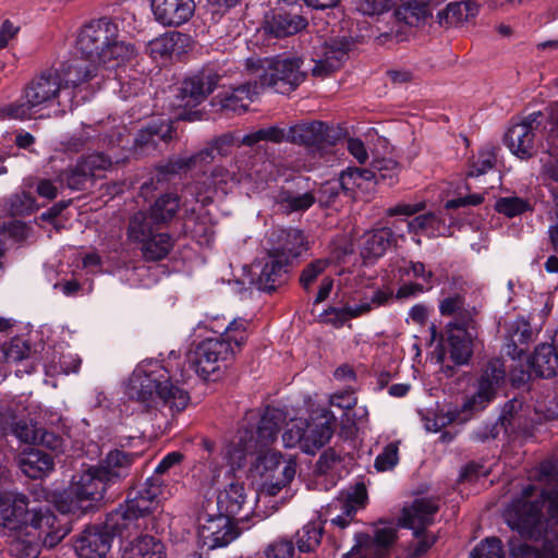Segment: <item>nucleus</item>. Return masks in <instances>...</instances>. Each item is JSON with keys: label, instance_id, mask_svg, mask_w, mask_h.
<instances>
[{"label": "nucleus", "instance_id": "nucleus-39", "mask_svg": "<svg viewBox=\"0 0 558 558\" xmlns=\"http://www.w3.org/2000/svg\"><path fill=\"white\" fill-rule=\"evenodd\" d=\"M246 500L244 485L241 483H230L217 496L218 512L234 519L242 510Z\"/></svg>", "mask_w": 558, "mask_h": 558}, {"label": "nucleus", "instance_id": "nucleus-44", "mask_svg": "<svg viewBox=\"0 0 558 558\" xmlns=\"http://www.w3.org/2000/svg\"><path fill=\"white\" fill-rule=\"evenodd\" d=\"M163 543L153 535H141L128 547L122 558H165Z\"/></svg>", "mask_w": 558, "mask_h": 558}, {"label": "nucleus", "instance_id": "nucleus-42", "mask_svg": "<svg viewBox=\"0 0 558 558\" xmlns=\"http://www.w3.org/2000/svg\"><path fill=\"white\" fill-rule=\"evenodd\" d=\"M174 243L175 240L171 234L157 231L138 245L142 256L146 262H159L169 255Z\"/></svg>", "mask_w": 558, "mask_h": 558}, {"label": "nucleus", "instance_id": "nucleus-11", "mask_svg": "<svg viewBox=\"0 0 558 558\" xmlns=\"http://www.w3.org/2000/svg\"><path fill=\"white\" fill-rule=\"evenodd\" d=\"M336 417L323 414L312 421L293 422L282 434L286 448L299 447L302 452L314 456L331 439Z\"/></svg>", "mask_w": 558, "mask_h": 558}, {"label": "nucleus", "instance_id": "nucleus-1", "mask_svg": "<svg viewBox=\"0 0 558 558\" xmlns=\"http://www.w3.org/2000/svg\"><path fill=\"white\" fill-rule=\"evenodd\" d=\"M539 478L555 482L551 489L527 484L514 496L504 512L509 527L529 541H541L543 545L534 551V558H558V535L548 532L549 521L558 524V460L542 461Z\"/></svg>", "mask_w": 558, "mask_h": 558}, {"label": "nucleus", "instance_id": "nucleus-35", "mask_svg": "<svg viewBox=\"0 0 558 558\" xmlns=\"http://www.w3.org/2000/svg\"><path fill=\"white\" fill-rule=\"evenodd\" d=\"M0 428L4 435H12L25 444L34 442L38 429L26 421L19 418L12 408L0 411Z\"/></svg>", "mask_w": 558, "mask_h": 558}, {"label": "nucleus", "instance_id": "nucleus-41", "mask_svg": "<svg viewBox=\"0 0 558 558\" xmlns=\"http://www.w3.org/2000/svg\"><path fill=\"white\" fill-rule=\"evenodd\" d=\"M181 198L174 193H165L157 197L146 210L160 228L167 227L177 216Z\"/></svg>", "mask_w": 558, "mask_h": 558}, {"label": "nucleus", "instance_id": "nucleus-22", "mask_svg": "<svg viewBox=\"0 0 558 558\" xmlns=\"http://www.w3.org/2000/svg\"><path fill=\"white\" fill-rule=\"evenodd\" d=\"M534 332L530 322L519 316L514 320L505 324V344L506 355L513 361L521 359L527 351L529 343L533 340Z\"/></svg>", "mask_w": 558, "mask_h": 558}, {"label": "nucleus", "instance_id": "nucleus-15", "mask_svg": "<svg viewBox=\"0 0 558 558\" xmlns=\"http://www.w3.org/2000/svg\"><path fill=\"white\" fill-rule=\"evenodd\" d=\"M238 537L232 520L218 512L202 514L198 518V538L209 549L225 547Z\"/></svg>", "mask_w": 558, "mask_h": 558}, {"label": "nucleus", "instance_id": "nucleus-54", "mask_svg": "<svg viewBox=\"0 0 558 558\" xmlns=\"http://www.w3.org/2000/svg\"><path fill=\"white\" fill-rule=\"evenodd\" d=\"M495 210L507 218H514L533 210L531 203L519 196H502L495 203Z\"/></svg>", "mask_w": 558, "mask_h": 558}, {"label": "nucleus", "instance_id": "nucleus-8", "mask_svg": "<svg viewBox=\"0 0 558 558\" xmlns=\"http://www.w3.org/2000/svg\"><path fill=\"white\" fill-rule=\"evenodd\" d=\"M104 480L95 465L73 475L69 487L56 497V509L61 514H85L104 499L110 487Z\"/></svg>", "mask_w": 558, "mask_h": 558}, {"label": "nucleus", "instance_id": "nucleus-47", "mask_svg": "<svg viewBox=\"0 0 558 558\" xmlns=\"http://www.w3.org/2000/svg\"><path fill=\"white\" fill-rule=\"evenodd\" d=\"M324 522L311 521L302 526L295 534V545L301 553L315 551L322 543Z\"/></svg>", "mask_w": 558, "mask_h": 558}, {"label": "nucleus", "instance_id": "nucleus-45", "mask_svg": "<svg viewBox=\"0 0 558 558\" xmlns=\"http://www.w3.org/2000/svg\"><path fill=\"white\" fill-rule=\"evenodd\" d=\"M440 0H409L401 3L395 11L399 22L409 26H418L430 14L428 5L438 3Z\"/></svg>", "mask_w": 558, "mask_h": 558}, {"label": "nucleus", "instance_id": "nucleus-48", "mask_svg": "<svg viewBox=\"0 0 558 558\" xmlns=\"http://www.w3.org/2000/svg\"><path fill=\"white\" fill-rule=\"evenodd\" d=\"M187 36L179 32L166 33L147 45V51L153 59H167L172 56L175 47L183 44Z\"/></svg>", "mask_w": 558, "mask_h": 558}, {"label": "nucleus", "instance_id": "nucleus-51", "mask_svg": "<svg viewBox=\"0 0 558 558\" xmlns=\"http://www.w3.org/2000/svg\"><path fill=\"white\" fill-rule=\"evenodd\" d=\"M371 170L375 174L376 184L392 186L398 181L400 165L392 158H378L371 163Z\"/></svg>", "mask_w": 558, "mask_h": 558}, {"label": "nucleus", "instance_id": "nucleus-4", "mask_svg": "<svg viewBox=\"0 0 558 558\" xmlns=\"http://www.w3.org/2000/svg\"><path fill=\"white\" fill-rule=\"evenodd\" d=\"M126 395L146 408L159 399L172 413L185 410L190 402L186 390L172 383L169 369L159 361L140 363L129 378Z\"/></svg>", "mask_w": 558, "mask_h": 558}, {"label": "nucleus", "instance_id": "nucleus-9", "mask_svg": "<svg viewBox=\"0 0 558 558\" xmlns=\"http://www.w3.org/2000/svg\"><path fill=\"white\" fill-rule=\"evenodd\" d=\"M302 60L296 57L276 56L265 59H247V69L258 78L260 90L271 87L276 93L290 94L305 78L301 70Z\"/></svg>", "mask_w": 558, "mask_h": 558}, {"label": "nucleus", "instance_id": "nucleus-58", "mask_svg": "<svg viewBox=\"0 0 558 558\" xmlns=\"http://www.w3.org/2000/svg\"><path fill=\"white\" fill-rule=\"evenodd\" d=\"M393 299V290L390 287L378 288L373 291L369 298H364L357 306L364 315L374 308L389 304Z\"/></svg>", "mask_w": 558, "mask_h": 558}, {"label": "nucleus", "instance_id": "nucleus-49", "mask_svg": "<svg viewBox=\"0 0 558 558\" xmlns=\"http://www.w3.org/2000/svg\"><path fill=\"white\" fill-rule=\"evenodd\" d=\"M167 486V478L153 474L146 478L142 488L138 489L133 498V501H138V505L150 513L157 498L162 494L163 488Z\"/></svg>", "mask_w": 558, "mask_h": 558}, {"label": "nucleus", "instance_id": "nucleus-17", "mask_svg": "<svg viewBox=\"0 0 558 558\" xmlns=\"http://www.w3.org/2000/svg\"><path fill=\"white\" fill-rule=\"evenodd\" d=\"M288 142L323 149L336 144L337 133L327 123L313 121L290 126Z\"/></svg>", "mask_w": 558, "mask_h": 558}, {"label": "nucleus", "instance_id": "nucleus-19", "mask_svg": "<svg viewBox=\"0 0 558 558\" xmlns=\"http://www.w3.org/2000/svg\"><path fill=\"white\" fill-rule=\"evenodd\" d=\"M219 80L220 75L213 69H202L182 82L179 97L185 106H196L214 92Z\"/></svg>", "mask_w": 558, "mask_h": 558}, {"label": "nucleus", "instance_id": "nucleus-3", "mask_svg": "<svg viewBox=\"0 0 558 558\" xmlns=\"http://www.w3.org/2000/svg\"><path fill=\"white\" fill-rule=\"evenodd\" d=\"M76 48L89 61L104 69L120 66L135 54V46L121 38L116 17L101 16L83 24L77 33Z\"/></svg>", "mask_w": 558, "mask_h": 558}, {"label": "nucleus", "instance_id": "nucleus-61", "mask_svg": "<svg viewBox=\"0 0 558 558\" xmlns=\"http://www.w3.org/2000/svg\"><path fill=\"white\" fill-rule=\"evenodd\" d=\"M470 558H505L501 541L497 537L482 541L470 553Z\"/></svg>", "mask_w": 558, "mask_h": 558}, {"label": "nucleus", "instance_id": "nucleus-38", "mask_svg": "<svg viewBox=\"0 0 558 558\" xmlns=\"http://www.w3.org/2000/svg\"><path fill=\"white\" fill-rule=\"evenodd\" d=\"M349 44L342 41H333L326 46L324 58L315 62L312 69L314 76H328L332 72L340 69L348 57Z\"/></svg>", "mask_w": 558, "mask_h": 558}, {"label": "nucleus", "instance_id": "nucleus-21", "mask_svg": "<svg viewBox=\"0 0 558 558\" xmlns=\"http://www.w3.org/2000/svg\"><path fill=\"white\" fill-rule=\"evenodd\" d=\"M138 454L120 449H112L95 465L109 486L120 483L131 474Z\"/></svg>", "mask_w": 558, "mask_h": 558}, {"label": "nucleus", "instance_id": "nucleus-55", "mask_svg": "<svg viewBox=\"0 0 558 558\" xmlns=\"http://www.w3.org/2000/svg\"><path fill=\"white\" fill-rule=\"evenodd\" d=\"M478 311L475 306H471L468 304L460 312H458L453 317V320L448 323L446 326V330L454 331H468L476 335L478 323L476 320V316Z\"/></svg>", "mask_w": 558, "mask_h": 558}, {"label": "nucleus", "instance_id": "nucleus-53", "mask_svg": "<svg viewBox=\"0 0 558 558\" xmlns=\"http://www.w3.org/2000/svg\"><path fill=\"white\" fill-rule=\"evenodd\" d=\"M441 226L444 227V221L434 213L416 216L407 222L410 233H423L427 236L438 235Z\"/></svg>", "mask_w": 558, "mask_h": 558}, {"label": "nucleus", "instance_id": "nucleus-26", "mask_svg": "<svg viewBox=\"0 0 558 558\" xmlns=\"http://www.w3.org/2000/svg\"><path fill=\"white\" fill-rule=\"evenodd\" d=\"M100 65L95 64L94 61L74 59L62 64L58 70L61 78V87L66 88L71 96L75 95V90L83 84L99 75Z\"/></svg>", "mask_w": 558, "mask_h": 558}, {"label": "nucleus", "instance_id": "nucleus-32", "mask_svg": "<svg viewBox=\"0 0 558 558\" xmlns=\"http://www.w3.org/2000/svg\"><path fill=\"white\" fill-rule=\"evenodd\" d=\"M396 244L397 235L391 228L373 229L362 236L361 255L364 259H378Z\"/></svg>", "mask_w": 558, "mask_h": 558}, {"label": "nucleus", "instance_id": "nucleus-20", "mask_svg": "<svg viewBox=\"0 0 558 558\" xmlns=\"http://www.w3.org/2000/svg\"><path fill=\"white\" fill-rule=\"evenodd\" d=\"M155 20L165 27H180L194 15V0H151Z\"/></svg>", "mask_w": 558, "mask_h": 558}, {"label": "nucleus", "instance_id": "nucleus-30", "mask_svg": "<svg viewBox=\"0 0 558 558\" xmlns=\"http://www.w3.org/2000/svg\"><path fill=\"white\" fill-rule=\"evenodd\" d=\"M506 368L501 360H490L478 378V386L473 401L481 404L490 402L497 389L505 383Z\"/></svg>", "mask_w": 558, "mask_h": 558}, {"label": "nucleus", "instance_id": "nucleus-7", "mask_svg": "<svg viewBox=\"0 0 558 558\" xmlns=\"http://www.w3.org/2000/svg\"><path fill=\"white\" fill-rule=\"evenodd\" d=\"M254 156H238L229 167L216 166L204 180L195 181L191 189L195 193L196 202L202 205L213 203L217 195L226 196L242 183H252L258 180Z\"/></svg>", "mask_w": 558, "mask_h": 558}, {"label": "nucleus", "instance_id": "nucleus-34", "mask_svg": "<svg viewBox=\"0 0 558 558\" xmlns=\"http://www.w3.org/2000/svg\"><path fill=\"white\" fill-rule=\"evenodd\" d=\"M497 421L508 436L525 432L527 422L523 402L515 398L507 401L501 408Z\"/></svg>", "mask_w": 558, "mask_h": 558}, {"label": "nucleus", "instance_id": "nucleus-62", "mask_svg": "<svg viewBox=\"0 0 558 558\" xmlns=\"http://www.w3.org/2000/svg\"><path fill=\"white\" fill-rule=\"evenodd\" d=\"M399 462V444L389 442L381 452L375 458L374 468L378 472L391 471Z\"/></svg>", "mask_w": 558, "mask_h": 558}, {"label": "nucleus", "instance_id": "nucleus-57", "mask_svg": "<svg viewBox=\"0 0 558 558\" xmlns=\"http://www.w3.org/2000/svg\"><path fill=\"white\" fill-rule=\"evenodd\" d=\"M496 160V148L493 145H487L483 147L478 151L476 159L472 161L469 170V175L478 177L487 173L495 167Z\"/></svg>", "mask_w": 558, "mask_h": 558}, {"label": "nucleus", "instance_id": "nucleus-40", "mask_svg": "<svg viewBox=\"0 0 558 558\" xmlns=\"http://www.w3.org/2000/svg\"><path fill=\"white\" fill-rule=\"evenodd\" d=\"M475 333L468 331L446 330L449 356L454 365H466L473 354L472 339Z\"/></svg>", "mask_w": 558, "mask_h": 558}, {"label": "nucleus", "instance_id": "nucleus-27", "mask_svg": "<svg viewBox=\"0 0 558 558\" xmlns=\"http://www.w3.org/2000/svg\"><path fill=\"white\" fill-rule=\"evenodd\" d=\"M259 94L260 85H258L257 81H250L231 90L219 93L214 100L216 105L220 106L222 111L241 114L248 109L254 97Z\"/></svg>", "mask_w": 558, "mask_h": 558}, {"label": "nucleus", "instance_id": "nucleus-59", "mask_svg": "<svg viewBox=\"0 0 558 558\" xmlns=\"http://www.w3.org/2000/svg\"><path fill=\"white\" fill-rule=\"evenodd\" d=\"M128 512L129 510H123V505H120L117 509L107 514L105 522L101 524L106 529V532L109 533L112 541L116 536L121 538L126 537L123 515Z\"/></svg>", "mask_w": 558, "mask_h": 558}, {"label": "nucleus", "instance_id": "nucleus-43", "mask_svg": "<svg viewBox=\"0 0 558 558\" xmlns=\"http://www.w3.org/2000/svg\"><path fill=\"white\" fill-rule=\"evenodd\" d=\"M160 229L146 210H137L129 218L126 238L131 243L138 245Z\"/></svg>", "mask_w": 558, "mask_h": 558}, {"label": "nucleus", "instance_id": "nucleus-16", "mask_svg": "<svg viewBox=\"0 0 558 558\" xmlns=\"http://www.w3.org/2000/svg\"><path fill=\"white\" fill-rule=\"evenodd\" d=\"M541 111L530 113L522 122L508 129L505 143L517 157L529 159L534 154L535 131L541 125Z\"/></svg>", "mask_w": 558, "mask_h": 558}, {"label": "nucleus", "instance_id": "nucleus-60", "mask_svg": "<svg viewBox=\"0 0 558 558\" xmlns=\"http://www.w3.org/2000/svg\"><path fill=\"white\" fill-rule=\"evenodd\" d=\"M9 209L12 216H26L37 209L35 197L29 193L22 191L11 196Z\"/></svg>", "mask_w": 558, "mask_h": 558}, {"label": "nucleus", "instance_id": "nucleus-12", "mask_svg": "<svg viewBox=\"0 0 558 558\" xmlns=\"http://www.w3.org/2000/svg\"><path fill=\"white\" fill-rule=\"evenodd\" d=\"M112 166L111 158L105 153H93L81 156L75 163L69 165L57 175V181L71 191H84L93 185Z\"/></svg>", "mask_w": 558, "mask_h": 558}, {"label": "nucleus", "instance_id": "nucleus-46", "mask_svg": "<svg viewBox=\"0 0 558 558\" xmlns=\"http://www.w3.org/2000/svg\"><path fill=\"white\" fill-rule=\"evenodd\" d=\"M37 532L36 536L32 538H24L21 533H15L16 536L13 538L10 545V553L14 558H37L40 553V542L46 546L51 547L48 543L45 542V533L40 530H35ZM28 532H31L28 530ZM32 533H29L31 535ZM26 536H28L25 533Z\"/></svg>", "mask_w": 558, "mask_h": 558}, {"label": "nucleus", "instance_id": "nucleus-5", "mask_svg": "<svg viewBox=\"0 0 558 558\" xmlns=\"http://www.w3.org/2000/svg\"><path fill=\"white\" fill-rule=\"evenodd\" d=\"M247 320L235 318L228 322L218 337L199 341L189 356L191 368L205 380H217L234 360L236 351L247 340Z\"/></svg>", "mask_w": 558, "mask_h": 558}, {"label": "nucleus", "instance_id": "nucleus-64", "mask_svg": "<svg viewBox=\"0 0 558 558\" xmlns=\"http://www.w3.org/2000/svg\"><path fill=\"white\" fill-rule=\"evenodd\" d=\"M295 545L291 538L278 537L269 543L265 550V558H293Z\"/></svg>", "mask_w": 558, "mask_h": 558}, {"label": "nucleus", "instance_id": "nucleus-28", "mask_svg": "<svg viewBox=\"0 0 558 558\" xmlns=\"http://www.w3.org/2000/svg\"><path fill=\"white\" fill-rule=\"evenodd\" d=\"M367 499L366 487L363 483H357L352 492L336 499L330 509L340 510V513L330 520L331 524L339 529L347 527L354 519L357 509L364 507Z\"/></svg>", "mask_w": 558, "mask_h": 558}, {"label": "nucleus", "instance_id": "nucleus-50", "mask_svg": "<svg viewBox=\"0 0 558 558\" xmlns=\"http://www.w3.org/2000/svg\"><path fill=\"white\" fill-rule=\"evenodd\" d=\"M395 277L398 281H411L412 279H422L423 282L432 288V279L434 274L426 269L422 262L401 260L393 268Z\"/></svg>", "mask_w": 558, "mask_h": 558}, {"label": "nucleus", "instance_id": "nucleus-33", "mask_svg": "<svg viewBox=\"0 0 558 558\" xmlns=\"http://www.w3.org/2000/svg\"><path fill=\"white\" fill-rule=\"evenodd\" d=\"M306 26L307 21L303 16L288 12L275 13L264 22L265 33L275 38L295 35Z\"/></svg>", "mask_w": 558, "mask_h": 558}, {"label": "nucleus", "instance_id": "nucleus-24", "mask_svg": "<svg viewBox=\"0 0 558 558\" xmlns=\"http://www.w3.org/2000/svg\"><path fill=\"white\" fill-rule=\"evenodd\" d=\"M272 246L267 251L284 263L292 265L305 250V236L299 229H278L271 232Z\"/></svg>", "mask_w": 558, "mask_h": 558}, {"label": "nucleus", "instance_id": "nucleus-6", "mask_svg": "<svg viewBox=\"0 0 558 558\" xmlns=\"http://www.w3.org/2000/svg\"><path fill=\"white\" fill-rule=\"evenodd\" d=\"M57 518L49 508L28 509V498L25 495L12 497L8 493L0 492V527L14 533L28 529L40 530L45 533V542L54 546L68 533L66 529L56 526Z\"/></svg>", "mask_w": 558, "mask_h": 558}, {"label": "nucleus", "instance_id": "nucleus-36", "mask_svg": "<svg viewBox=\"0 0 558 558\" xmlns=\"http://www.w3.org/2000/svg\"><path fill=\"white\" fill-rule=\"evenodd\" d=\"M20 466L26 476L36 480L47 476L54 469V461L51 454L40 449H29L23 452Z\"/></svg>", "mask_w": 558, "mask_h": 558}, {"label": "nucleus", "instance_id": "nucleus-56", "mask_svg": "<svg viewBox=\"0 0 558 558\" xmlns=\"http://www.w3.org/2000/svg\"><path fill=\"white\" fill-rule=\"evenodd\" d=\"M31 351L27 340L21 337H14L2 345V355L5 363H17L27 360Z\"/></svg>", "mask_w": 558, "mask_h": 558}, {"label": "nucleus", "instance_id": "nucleus-37", "mask_svg": "<svg viewBox=\"0 0 558 558\" xmlns=\"http://www.w3.org/2000/svg\"><path fill=\"white\" fill-rule=\"evenodd\" d=\"M342 192L345 195L353 196L355 191L368 193L374 190L375 174L369 169L349 167L340 173Z\"/></svg>", "mask_w": 558, "mask_h": 558}, {"label": "nucleus", "instance_id": "nucleus-31", "mask_svg": "<svg viewBox=\"0 0 558 558\" xmlns=\"http://www.w3.org/2000/svg\"><path fill=\"white\" fill-rule=\"evenodd\" d=\"M506 368L501 360H490L478 378V386L473 401L481 404L490 402L497 389L505 383Z\"/></svg>", "mask_w": 558, "mask_h": 558}, {"label": "nucleus", "instance_id": "nucleus-13", "mask_svg": "<svg viewBox=\"0 0 558 558\" xmlns=\"http://www.w3.org/2000/svg\"><path fill=\"white\" fill-rule=\"evenodd\" d=\"M256 468L265 477L266 494L276 496L294 478L296 462L292 459L284 461L283 456L278 451H268L258 457Z\"/></svg>", "mask_w": 558, "mask_h": 558}, {"label": "nucleus", "instance_id": "nucleus-29", "mask_svg": "<svg viewBox=\"0 0 558 558\" xmlns=\"http://www.w3.org/2000/svg\"><path fill=\"white\" fill-rule=\"evenodd\" d=\"M530 368L535 376L551 378L558 372V335H554L550 343H539L529 359Z\"/></svg>", "mask_w": 558, "mask_h": 558}, {"label": "nucleus", "instance_id": "nucleus-2", "mask_svg": "<svg viewBox=\"0 0 558 558\" xmlns=\"http://www.w3.org/2000/svg\"><path fill=\"white\" fill-rule=\"evenodd\" d=\"M80 105L66 88L61 87L60 73L49 69L35 75L23 88L21 98L0 106V120L32 119L41 110L57 106L62 113Z\"/></svg>", "mask_w": 558, "mask_h": 558}, {"label": "nucleus", "instance_id": "nucleus-18", "mask_svg": "<svg viewBox=\"0 0 558 558\" xmlns=\"http://www.w3.org/2000/svg\"><path fill=\"white\" fill-rule=\"evenodd\" d=\"M307 179L287 181L275 196L276 204L287 213L306 211L316 203L315 194L306 190Z\"/></svg>", "mask_w": 558, "mask_h": 558}, {"label": "nucleus", "instance_id": "nucleus-14", "mask_svg": "<svg viewBox=\"0 0 558 558\" xmlns=\"http://www.w3.org/2000/svg\"><path fill=\"white\" fill-rule=\"evenodd\" d=\"M290 265L267 251L262 262L253 265L251 284L271 293L288 281Z\"/></svg>", "mask_w": 558, "mask_h": 558}, {"label": "nucleus", "instance_id": "nucleus-63", "mask_svg": "<svg viewBox=\"0 0 558 558\" xmlns=\"http://www.w3.org/2000/svg\"><path fill=\"white\" fill-rule=\"evenodd\" d=\"M329 265L330 260L327 258L315 259L306 265L300 275L299 281L301 287L305 291H308L312 284L327 269Z\"/></svg>", "mask_w": 558, "mask_h": 558}, {"label": "nucleus", "instance_id": "nucleus-52", "mask_svg": "<svg viewBox=\"0 0 558 558\" xmlns=\"http://www.w3.org/2000/svg\"><path fill=\"white\" fill-rule=\"evenodd\" d=\"M172 131L169 124L157 125L150 124L145 129L140 130L136 134L134 143L136 146H153L156 147L159 142H168L172 138Z\"/></svg>", "mask_w": 558, "mask_h": 558}, {"label": "nucleus", "instance_id": "nucleus-10", "mask_svg": "<svg viewBox=\"0 0 558 558\" xmlns=\"http://www.w3.org/2000/svg\"><path fill=\"white\" fill-rule=\"evenodd\" d=\"M286 417L283 410L266 407L256 425H242L238 430V442L233 451V456L239 460L238 464H241L246 454H254L272 445Z\"/></svg>", "mask_w": 558, "mask_h": 558}, {"label": "nucleus", "instance_id": "nucleus-25", "mask_svg": "<svg viewBox=\"0 0 558 558\" xmlns=\"http://www.w3.org/2000/svg\"><path fill=\"white\" fill-rule=\"evenodd\" d=\"M439 507L426 498L415 499L409 508H404L401 525L413 531L414 537H421L426 527L434 522Z\"/></svg>", "mask_w": 558, "mask_h": 558}, {"label": "nucleus", "instance_id": "nucleus-23", "mask_svg": "<svg viewBox=\"0 0 558 558\" xmlns=\"http://www.w3.org/2000/svg\"><path fill=\"white\" fill-rule=\"evenodd\" d=\"M112 539L102 525L85 529L74 542V550L80 558H106Z\"/></svg>", "mask_w": 558, "mask_h": 558}]
</instances>
